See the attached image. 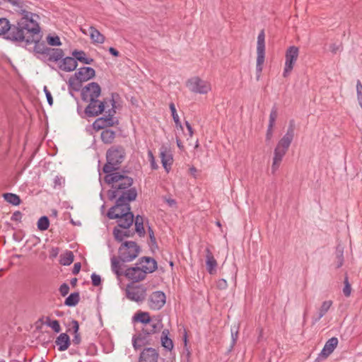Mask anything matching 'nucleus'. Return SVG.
Instances as JSON below:
<instances>
[{
	"instance_id": "nucleus-1",
	"label": "nucleus",
	"mask_w": 362,
	"mask_h": 362,
	"mask_svg": "<svg viewBox=\"0 0 362 362\" xmlns=\"http://www.w3.org/2000/svg\"><path fill=\"white\" fill-rule=\"evenodd\" d=\"M23 31L20 30L17 32L18 35L12 36L13 39L17 42L16 44L24 43L25 47L34 44L33 51L37 54V59L43 60L49 47H47L44 42H40L41 35L40 27L39 23L33 17H30L28 23L23 27Z\"/></svg>"
},
{
	"instance_id": "nucleus-2",
	"label": "nucleus",
	"mask_w": 362,
	"mask_h": 362,
	"mask_svg": "<svg viewBox=\"0 0 362 362\" xmlns=\"http://www.w3.org/2000/svg\"><path fill=\"white\" fill-rule=\"evenodd\" d=\"M104 180L107 184L112 185V189L107 192L108 198L111 201L117 200L120 194L131 189L134 182L131 177L119 172L106 175Z\"/></svg>"
},
{
	"instance_id": "nucleus-3",
	"label": "nucleus",
	"mask_w": 362,
	"mask_h": 362,
	"mask_svg": "<svg viewBox=\"0 0 362 362\" xmlns=\"http://www.w3.org/2000/svg\"><path fill=\"white\" fill-rule=\"evenodd\" d=\"M22 17L16 21L14 24H11L9 21L6 18H0V36L5 35V38L8 40L13 42V43H17L12 36L18 35L17 32L20 30L23 31V26L28 23L30 17L37 16L35 13H33L30 11H27L24 9H22L21 11Z\"/></svg>"
},
{
	"instance_id": "nucleus-4",
	"label": "nucleus",
	"mask_w": 362,
	"mask_h": 362,
	"mask_svg": "<svg viewBox=\"0 0 362 362\" xmlns=\"http://www.w3.org/2000/svg\"><path fill=\"white\" fill-rule=\"evenodd\" d=\"M125 149L122 146H112L106 153V163L103 168V171L109 175L119 169L121 163L125 158Z\"/></svg>"
},
{
	"instance_id": "nucleus-5",
	"label": "nucleus",
	"mask_w": 362,
	"mask_h": 362,
	"mask_svg": "<svg viewBox=\"0 0 362 362\" xmlns=\"http://www.w3.org/2000/svg\"><path fill=\"white\" fill-rule=\"evenodd\" d=\"M124 199L123 197L117 198L115 204L108 210L107 216L110 219H118V227L128 229L132 225L134 218L133 213L131 211V207H126L124 211L120 212L119 216L118 214H114V211L118 209L119 206H124L122 204Z\"/></svg>"
},
{
	"instance_id": "nucleus-6",
	"label": "nucleus",
	"mask_w": 362,
	"mask_h": 362,
	"mask_svg": "<svg viewBox=\"0 0 362 362\" xmlns=\"http://www.w3.org/2000/svg\"><path fill=\"white\" fill-rule=\"evenodd\" d=\"M115 93H112L111 98L109 100L112 107L106 112L107 115L96 119L93 122V127L94 129L104 130L105 129H108L107 127H112L115 124L113 117L116 113V103L115 100ZM116 95H117V94H116Z\"/></svg>"
},
{
	"instance_id": "nucleus-7",
	"label": "nucleus",
	"mask_w": 362,
	"mask_h": 362,
	"mask_svg": "<svg viewBox=\"0 0 362 362\" xmlns=\"http://www.w3.org/2000/svg\"><path fill=\"white\" fill-rule=\"evenodd\" d=\"M119 259L123 262L134 259L139 254L140 247L134 241H125L119 248Z\"/></svg>"
},
{
	"instance_id": "nucleus-8",
	"label": "nucleus",
	"mask_w": 362,
	"mask_h": 362,
	"mask_svg": "<svg viewBox=\"0 0 362 362\" xmlns=\"http://www.w3.org/2000/svg\"><path fill=\"white\" fill-rule=\"evenodd\" d=\"M264 32L262 30L257 37V64L256 72L257 79L259 80L261 73L262 71V65L264 62L265 58V42H264Z\"/></svg>"
},
{
	"instance_id": "nucleus-9",
	"label": "nucleus",
	"mask_w": 362,
	"mask_h": 362,
	"mask_svg": "<svg viewBox=\"0 0 362 362\" xmlns=\"http://www.w3.org/2000/svg\"><path fill=\"white\" fill-rule=\"evenodd\" d=\"M110 98H105L103 100L98 99L88 100L89 104L85 108L84 113L87 117H93L102 114L105 109V107L109 106Z\"/></svg>"
},
{
	"instance_id": "nucleus-10",
	"label": "nucleus",
	"mask_w": 362,
	"mask_h": 362,
	"mask_svg": "<svg viewBox=\"0 0 362 362\" xmlns=\"http://www.w3.org/2000/svg\"><path fill=\"white\" fill-rule=\"evenodd\" d=\"M299 49L296 46H290L286 51L285 65L283 72V76L286 78L292 71L293 66L298 59Z\"/></svg>"
},
{
	"instance_id": "nucleus-11",
	"label": "nucleus",
	"mask_w": 362,
	"mask_h": 362,
	"mask_svg": "<svg viewBox=\"0 0 362 362\" xmlns=\"http://www.w3.org/2000/svg\"><path fill=\"white\" fill-rule=\"evenodd\" d=\"M186 85L192 92L195 93L206 94L211 90L210 83L198 76L188 79Z\"/></svg>"
},
{
	"instance_id": "nucleus-12",
	"label": "nucleus",
	"mask_w": 362,
	"mask_h": 362,
	"mask_svg": "<svg viewBox=\"0 0 362 362\" xmlns=\"http://www.w3.org/2000/svg\"><path fill=\"white\" fill-rule=\"evenodd\" d=\"M101 94V88L96 82H91L81 89V99L84 102L98 99Z\"/></svg>"
},
{
	"instance_id": "nucleus-13",
	"label": "nucleus",
	"mask_w": 362,
	"mask_h": 362,
	"mask_svg": "<svg viewBox=\"0 0 362 362\" xmlns=\"http://www.w3.org/2000/svg\"><path fill=\"white\" fill-rule=\"evenodd\" d=\"M295 127V121L293 119H291L286 134L279 141L276 148H279V149L287 152L294 137Z\"/></svg>"
},
{
	"instance_id": "nucleus-14",
	"label": "nucleus",
	"mask_w": 362,
	"mask_h": 362,
	"mask_svg": "<svg viewBox=\"0 0 362 362\" xmlns=\"http://www.w3.org/2000/svg\"><path fill=\"white\" fill-rule=\"evenodd\" d=\"M153 334H150L146 332H139L132 337V346L134 350H138L142 346L146 345H151L153 344L152 339Z\"/></svg>"
},
{
	"instance_id": "nucleus-15",
	"label": "nucleus",
	"mask_w": 362,
	"mask_h": 362,
	"mask_svg": "<svg viewBox=\"0 0 362 362\" xmlns=\"http://www.w3.org/2000/svg\"><path fill=\"white\" fill-rule=\"evenodd\" d=\"M166 300L165 294L164 292L160 291H157L153 292L148 299V305L151 309L154 310H158L161 309Z\"/></svg>"
},
{
	"instance_id": "nucleus-16",
	"label": "nucleus",
	"mask_w": 362,
	"mask_h": 362,
	"mask_svg": "<svg viewBox=\"0 0 362 362\" xmlns=\"http://www.w3.org/2000/svg\"><path fill=\"white\" fill-rule=\"evenodd\" d=\"M146 274L144 269L139 265L136 264L135 267L127 268L124 272V276L133 282H139L144 280Z\"/></svg>"
},
{
	"instance_id": "nucleus-17",
	"label": "nucleus",
	"mask_w": 362,
	"mask_h": 362,
	"mask_svg": "<svg viewBox=\"0 0 362 362\" xmlns=\"http://www.w3.org/2000/svg\"><path fill=\"white\" fill-rule=\"evenodd\" d=\"M338 342V339L335 337L328 339L315 359V362H320V361L326 359L336 349Z\"/></svg>"
},
{
	"instance_id": "nucleus-18",
	"label": "nucleus",
	"mask_w": 362,
	"mask_h": 362,
	"mask_svg": "<svg viewBox=\"0 0 362 362\" xmlns=\"http://www.w3.org/2000/svg\"><path fill=\"white\" fill-rule=\"evenodd\" d=\"M163 327V324L162 322V317L160 315H156L153 316L152 322L142 325L140 332L154 334L156 333H158Z\"/></svg>"
},
{
	"instance_id": "nucleus-19",
	"label": "nucleus",
	"mask_w": 362,
	"mask_h": 362,
	"mask_svg": "<svg viewBox=\"0 0 362 362\" xmlns=\"http://www.w3.org/2000/svg\"><path fill=\"white\" fill-rule=\"evenodd\" d=\"M122 197L124 198V202H122L124 206H119L118 209L114 211V214H118L119 216L120 215V212L124 211L126 207H131L129 202L136 200L137 197V190L136 188H131L119 196V197Z\"/></svg>"
},
{
	"instance_id": "nucleus-20",
	"label": "nucleus",
	"mask_w": 362,
	"mask_h": 362,
	"mask_svg": "<svg viewBox=\"0 0 362 362\" xmlns=\"http://www.w3.org/2000/svg\"><path fill=\"white\" fill-rule=\"evenodd\" d=\"M127 297L135 302L143 301L146 296V289L142 286H137L127 289Z\"/></svg>"
},
{
	"instance_id": "nucleus-21",
	"label": "nucleus",
	"mask_w": 362,
	"mask_h": 362,
	"mask_svg": "<svg viewBox=\"0 0 362 362\" xmlns=\"http://www.w3.org/2000/svg\"><path fill=\"white\" fill-rule=\"evenodd\" d=\"M136 265H139L146 274H151L158 268V264L156 259L150 257H140Z\"/></svg>"
},
{
	"instance_id": "nucleus-22",
	"label": "nucleus",
	"mask_w": 362,
	"mask_h": 362,
	"mask_svg": "<svg viewBox=\"0 0 362 362\" xmlns=\"http://www.w3.org/2000/svg\"><path fill=\"white\" fill-rule=\"evenodd\" d=\"M158 357L159 354L156 349L145 348L140 354L139 362H158Z\"/></svg>"
},
{
	"instance_id": "nucleus-23",
	"label": "nucleus",
	"mask_w": 362,
	"mask_h": 362,
	"mask_svg": "<svg viewBox=\"0 0 362 362\" xmlns=\"http://www.w3.org/2000/svg\"><path fill=\"white\" fill-rule=\"evenodd\" d=\"M95 76V71L89 66H83L78 69L77 71L75 72L74 76L76 77V80L80 82L87 81Z\"/></svg>"
},
{
	"instance_id": "nucleus-24",
	"label": "nucleus",
	"mask_w": 362,
	"mask_h": 362,
	"mask_svg": "<svg viewBox=\"0 0 362 362\" xmlns=\"http://www.w3.org/2000/svg\"><path fill=\"white\" fill-rule=\"evenodd\" d=\"M160 157L163 167L168 173L173 164V156L167 146L163 145L160 148Z\"/></svg>"
},
{
	"instance_id": "nucleus-25",
	"label": "nucleus",
	"mask_w": 362,
	"mask_h": 362,
	"mask_svg": "<svg viewBox=\"0 0 362 362\" xmlns=\"http://www.w3.org/2000/svg\"><path fill=\"white\" fill-rule=\"evenodd\" d=\"M64 56V53L62 49L49 47L42 61L57 62L61 60Z\"/></svg>"
},
{
	"instance_id": "nucleus-26",
	"label": "nucleus",
	"mask_w": 362,
	"mask_h": 362,
	"mask_svg": "<svg viewBox=\"0 0 362 362\" xmlns=\"http://www.w3.org/2000/svg\"><path fill=\"white\" fill-rule=\"evenodd\" d=\"M78 66L76 60L71 57L62 58L59 64V68L66 72L74 71Z\"/></svg>"
},
{
	"instance_id": "nucleus-27",
	"label": "nucleus",
	"mask_w": 362,
	"mask_h": 362,
	"mask_svg": "<svg viewBox=\"0 0 362 362\" xmlns=\"http://www.w3.org/2000/svg\"><path fill=\"white\" fill-rule=\"evenodd\" d=\"M286 151L275 148L274 151L273 162L272 165V173L274 174L279 169L280 164L283 160V158L286 155Z\"/></svg>"
},
{
	"instance_id": "nucleus-28",
	"label": "nucleus",
	"mask_w": 362,
	"mask_h": 362,
	"mask_svg": "<svg viewBox=\"0 0 362 362\" xmlns=\"http://www.w3.org/2000/svg\"><path fill=\"white\" fill-rule=\"evenodd\" d=\"M278 116V112L276 107H273L269 115V124L266 133V141H270L273 136V128Z\"/></svg>"
},
{
	"instance_id": "nucleus-29",
	"label": "nucleus",
	"mask_w": 362,
	"mask_h": 362,
	"mask_svg": "<svg viewBox=\"0 0 362 362\" xmlns=\"http://www.w3.org/2000/svg\"><path fill=\"white\" fill-rule=\"evenodd\" d=\"M55 344L57 346L58 351H66L71 344L69 336L66 333H61L55 340Z\"/></svg>"
},
{
	"instance_id": "nucleus-30",
	"label": "nucleus",
	"mask_w": 362,
	"mask_h": 362,
	"mask_svg": "<svg viewBox=\"0 0 362 362\" xmlns=\"http://www.w3.org/2000/svg\"><path fill=\"white\" fill-rule=\"evenodd\" d=\"M206 270L210 274H214L216 272L217 262L209 248L206 249Z\"/></svg>"
},
{
	"instance_id": "nucleus-31",
	"label": "nucleus",
	"mask_w": 362,
	"mask_h": 362,
	"mask_svg": "<svg viewBox=\"0 0 362 362\" xmlns=\"http://www.w3.org/2000/svg\"><path fill=\"white\" fill-rule=\"evenodd\" d=\"M170 332L168 329L162 331L160 341L162 346L167 351H172L174 347L173 340L168 337Z\"/></svg>"
},
{
	"instance_id": "nucleus-32",
	"label": "nucleus",
	"mask_w": 362,
	"mask_h": 362,
	"mask_svg": "<svg viewBox=\"0 0 362 362\" xmlns=\"http://www.w3.org/2000/svg\"><path fill=\"white\" fill-rule=\"evenodd\" d=\"M153 317H151L148 312L139 311L133 317V321L141 323L142 325L153 322Z\"/></svg>"
},
{
	"instance_id": "nucleus-33",
	"label": "nucleus",
	"mask_w": 362,
	"mask_h": 362,
	"mask_svg": "<svg viewBox=\"0 0 362 362\" xmlns=\"http://www.w3.org/2000/svg\"><path fill=\"white\" fill-rule=\"evenodd\" d=\"M90 37L94 44H103L105 40V36L100 33L95 27L90 26Z\"/></svg>"
},
{
	"instance_id": "nucleus-34",
	"label": "nucleus",
	"mask_w": 362,
	"mask_h": 362,
	"mask_svg": "<svg viewBox=\"0 0 362 362\" xmlns=\"http://www.w3.org/2000/svg\"><path fill=\"white\" fill-rule=\"evenodd\" d=\"M113 235L115 239L119 242L121 243L124 240V238H129L132 237L134 234V232H132L129 230L123 231L118 228L117 227L114 228L112 231Z\"/></svg>"
},
{
	"instance_id": "nucleus-35",
	"label": "nucleus",
	"mask_w": 362,
	"mask_h": 362,
	"mask_svg": "<svg viewBox=\"0 0 362 362\" xmlns=\"http://www.w3.org/2000/svg\"><path fill=\"white\" fill-rule=\"evenodd\" d=\"M72 55L76 62L79 61L85 64H90L93 62V59L86 57V53L83 50L75 49L72 52Z\"/></svg>"
},
{
	"instance_id": "nucleus-36",
	"label": "nucleus",
	"mask_w": 362,
	"mask_h": 362,
	"mask_svg": "<svg viewBox=\"0 0 362 362\" xmlns=\"http://www.w3.org/2000/svg\"><path fill=\"white\" fill-rule=\"evenodd\" d=\"M116 133L115 131L110 129H105L102 131L100 137L103 143L110 144H112L115 138Z\"/></svg>"
},
{
	"instance_id": "nucleus-37",
	"label": "nucleus",
	"mask_w": 362,
	"mask_h": 362,
	"mask_svg": "<svg viewBox=\"0 0 362 362\" xmlns=\"http://www.w3.org/2000/svg\"><path fill=\"white\" fill-rule=\"evenodd\" d=\"M135 223V231L138 233L140 237H144L146 234V231L144 227V218L140 215H137L134 220Z\"/></svg>"
},
{
	"instance_id": "nucleus-38",
	"label": "nucleus",
	"mask_w": 362,
	"mask_h": 362,
	"mask_svg": "<svg viewBox=\"0 0 362 362\" xmlns=\"http://www.w3.org/2000/svg\"><path fill=\"white\" fill-rule=\"evenodd\" d=\"M80 300L78 292L71 293L64 300V305L69 307L76 306Z\"/></svg>"
},
{
	"instance_id": "nucleus-39",
	"label": "nucleus",
	"mask_w": 362,
	"mask_h": 362,
	"mask_svg": "<svg viewBox=\"0 0 362 362\" xmlns=\"http://www.w3.org/2000/svg\"><path fill=\"white\" fill-rule=\"evenodd\" d=\"M332 305V300L324 301L319 310V315H318L317 317H316L314 320L313 323H315L317 321H319L327 313V312L329 310V309L330 308Z\"/></svg>"
},
{
	"instance_id": "nucleus-40",
	"label": "nucleus",
	"mask_w": 362,
	"mask_h": 362,
	"mask_svg": "<svg viewBox=\"0 0 362 362\" xmlns=\"http://www.w3.org/2000/svg\"><path fill=\"white\" fill-rule=\"evenodd\" d=\"M4 199L13 206H18L21 204L19 196L13 193H5L3 195Z\"/></svg>"
},
{
	"instance_id": "nucleus-41",
	"label": "nucleus",
	"mask_w": 362,
	"mask_h": 362,
	"mask_svg": "<svg viewBox=\"0 0 362 362\" xmlns=\"http://www.w3.org/2000/svg\"><path fill=\"white\" fill-rule=\"evenodd\" d=\"M74 254L71 251H67L64 255H61L59 262L62 265L69 266L74 261Z\"/></svg>"
},
{
	"instance_id": "nucleus-42",
	"label": "nucleus",
	"mask_w": 362,
	"mask_h": 362,
	"mask_svg": "<svg viewBox=\"0 0 362 362\" xmlns=\"http://www.w3.org/2000/svg\"><path fill=\"white\" fill-rule=\"evenodd\" d=\"M111 266L112 272L117 276H120L124 275V272L121 269V264L119 261L115 257H113L111 258Z\"/></svg>"
},
{
	"instance_id": "nucleus-43",
	"label": "nucleus",
	"mask_w": 362,
	"mask_h": 362,
	"mask_svg": "<svg viewBox=\"0 0 362 362\" xmlns=\"http://www.w3.org/2000/svg\"><path fill=\"white\" fill-rule=\"evenodd\" d=\"M336 268H340L344 264V250L340 246L336 249Z\"/></svg>"
},
{
	"instance_id": "nucleus-44",
	"label": "nucleus",
	"mask_w": 362,
	"mask_h": 362,
	"mask_svg": "<svg viewBox=\"0 0 362 362\" xmlns=\"http://www.w3.org/2000/svg\"><path fill=\"white\" fill-rule=\"evenodd\" d=\"M37 226L40 230H46L49 226V220L48 217L46 216L40 217L37 221Z\"/></svg>"
},
{
	"instance_id": "nucleus-45",
	"label": "nucleus",
	"mask_w": 362,
	"mask_h": 362,
	"mask_svg": "<svg viewBox=\"0 0 362 362\" xmlns=\"http://www.w3.org/2000/svg\"><path fill=\"white\" fill-rule=\"evenodd\" d=\"M170 110L171 111L173 119L177 127L182 128L181 122L180 120L179 116L177 113L176 108L175 104L173 103H170L169 105Z\"/></svg>"
},
{
	"instance_id": "nucleus-46",
	"label": "nucleus",
	"mask_w": 362,
	"mask_h": 362,
	"mask_svg": "<svg viewBox=\"0 0 362 362\" xmlns=\"http://www.w3.org/2000/svg\"><path fill=\"white\" fill-rule=\"evenodd\" d=\"M47 42L50 46H60L62 45L60 38L57 35H47Z\"/></svg>"
},
{
	"instance_id": "nucleus-47",
	"label": "nucleus",
	"mask_w": 362,
	"mask_h": 362,
	"mask_svg": "<svg viewBox=\"0 0 362 362\" xmlns=\"http://www.w3.org/2000/svg\"><path fill=\"white\" fill-rule=\"evenodd\" d=\"M82 83L76 80L75 76L71 77L69 80V86L75 91H78L81 89Z\"/></svg>"
},
{
	"instance_id": "nucleus-48",
	"label": "nucleus",
	"mask_w": 362,
	"mask_h": 362,
	"mask_svg": "<svg viewBox=\"0 0 362 362\" xmlns=\"http://www.w3.org/2000/svg\"><path fill=\"white\" fill-rule=\"evenodd\" d=\"M344 286L343 288V293L346 297H349L351 295V287L349 282L348 277L346 276L344 279Z\"/></svg>"
},
{
	"instance_id": "nucleus-49",
	"label": "nucleus",
	"mask_w": 362,
	"mask_h": 362,
	"mask_svg": "<svg viewBox=\"0 0 362 362\" xmlns=\"http://www.w3.org/2000/svg\"><path fill=\"white\" fill-rule=\"evenodd\" d=\"M148 158L151 164V167L153 170H156L158 168V164L156 162L155 157L151 150L148 151Z\"/></svg>"
},
{
	"instance_id": "nucleus-50",
	"label": "nucleus",
	"mask_w": 362,
	"mask_h": 362,
	"mask_svg": "<svg viewBox=\"0 0 362 362\" xmlns=\"http://www.w3.org/2000/svg\"><path fill=\"white\" fill-rule=\"evenodd\" d=\"M148 235H149V238H150V242H151V247H155L156 248H158L156 240V238L154 235V232H153V229L151 227H148Z\"/></svg>"
},
{
	"instance_id": "nucleus-51",
	"label": "nucleus",
	"mask_w": 362,
	"mask_h": 362,
	"mask_svg": "<svg viewBox=\"0 0 362 362\" xmlns=\"http://www.w3.org/2000/svg\"><path fill=\"white\" fill-rule=\"evenodd\" d=\"M91 281H92V284L94 286H98L101 284V277L100 275L95 274V273H93L91 274Z\"/></svg>"
},
{
	"instance_id": "nucleus-52",
	"label": "nucleus",
	"mask_w": 362,
	"mask_h": 362,
	"mask_svg": "<svg viewBox=\"0 0 362 362\" xmlns=\"http://www.w3.org/2000/svg\"><path fill=\"white\" fill-rule=\"evenodd\" d=\"M71 327L68 329V332L73 331V334H78L79 330V324L77 320H73L71 322Z\"/></svg>"
},
{
	"instance_id": "nucleus-53",
	"label": "nucleus",
	"mask_w": 362,
	"mask_h": 362,
	"mask_svg": "<svg viewBox=\"0 0 362 362\" xmlns=\"http://www.w3.org/2000/svg\"><path fill=\"white\" fill-rule=\"evenodd\" d=\"M49 327H51L53 331L56 333H59L61 331V326L59 322L57 320H54L49 325Z\"/></svg>"
},
{
	"instance_id": "nucleus-54",
	"label": "nucleus",
	"mask_w": 362,
	"mask_h": 362,
	"mask_svg": "<svg viewBox=\"0 0 362 362\" xmlns=\"http://www.w3.org/2000/svg\"><path fill=\"white\" fill-rule=\"evenodd\" d=\"M59 291L62 296H65L69 293V286L67 284L64 283L60 286Z\"/></svg>"
},
{
	"instance_id": "nucleus-55",
	"label": "nucleus",
	"mask_w": 362,
	"mask_h": 362,
	"mask_svg": "<svg viewBox=\"0 0 362 362\" xmlns=\"http://www.w3.org/2000/svg\"><path fill=\"white\" fill-rule=\"evenodd\" d=\"M44 92L45 93V95H46V98H47V103L48 104L52 106V104H53V98L52 96V94L50 93V91L48 90V88H47V86H45L44 87Z\"/></svg>"
},
{
	"instance_id": "nucleus-56",
	"label": "nucleus",
	"mask_w": 362,
	"mask_h": 362,
	"mask_svg": "<svg viewBox=\"0 0 362 362\" xmlns=\"http://www.w3.org/2000/svg\"><path fill=\"white\" fill-rule=\"evenodd\" d=\"M356 93L358 100H362V83L359 80L357 81L356 83Z\"/></svg>"
},
{
	"instance_id": "nucleus-57",
	"label": "nucleus",
	"mask_w": 362,
	"mask_h": 362,
	"mask_svg": "<svg viewBox=\"0 0 362 362\" xmlns=\"http://www.w3.org/2000/svg\"><path fill=\"white\" fill-rule=\"evenodd\" d=\"M22 216H23L22 213L19 211H16L12 214L11 220L13 221H19L20 222L21 221Z\"/></svg>"
},
{
	"instance_id": "nucleus-58",
	"label": "nucleus",
	"mask_w": 362,
	"mask_h": 362,
	"mask_svg": "<svg viewBox=\"0 0 362 362\" xmlns=\"http://www.w3.org/2000/svg\"><path fill=\"white\" fill-rule=\"evenodd\" d=\"M227 286H228L227 281L224 279H221L217 281V287L219 289H221V290L226 289L227 288Z\"/></svg>"
},
{
	"instance_id": "nucleus-59",
	"label": "nucleus",
	"mask_w": 362,
	"mask_h": 362,
	"mask_svg": "<svg viewBox=\"0 0 362 362\" xmlns=\"http://www.w3.org/2000/svg\"><path fill=\"white\" fill-rule=\"evenodd\" d=\"M81 341V337L80 333L74 334L72 339V343L74 345H78Z\"/></svg>"
},
{
	"instance_id": "nucleus-60",
	"label": "nucleus",
	"mask_w": 362,
	"mask_h": 362,
	"mask_svg": "<svg viewBox=\"0 0 362 362\" xmlns=\"http://www.w3.org/2000/svg\"><path fill=\"white\" fill-rule=\"evenodd\" d=\"M81 264L80 262L75 263L74 265L73 269H72L73 274H74V275L78 274L81 270Z\"/></svg>"
},
{
	"instance_id": "nucleus-61",
	"label": "nucleus",
	"mask_w": 362,
	"mask_h": 362,
	"mask_svg": "<svg viewBox=\"0 0 362 362\" xmlns=\"http://www.w3.org/2000/svg\"><path fill=\"white\" fill-rule=\"evenodd\" d=\"M340 49V45H338L337 44H332L329 47L330 51L333 54H336Z\"/></svg>"
},
{
	"instance_id": "nucleus-62",
	"label": "nucleus",
	"mask_w": 362,
	"mask_h": 362,
	"mask_svg": "<svg viewBox=\"0 0 362 362\" xmlns=\"http://www.w3.org/2000/svg\"><path fill=\"white\" fill-rule=\"evenodd\" d=\"M109 52L114 57H118L119 55V52L112 47L109 48Z\"/></svg>"
},
{
	"instance_id": "nucleus-63",
	"label": "nucleus",
	"mask_w": 362,
	"mask_h": 362,
	"mask_svg": "<svg viewBox=\"0 0 362 362\" xmlns=\"http://www.w3.org/2000/svg\"><path fill=\"white\" fill-rule=\"evenodd\" d=\"M185 125H186V127H187V130L189 132V136H192L194 132H193V129H192L191 124L187 121H186L185 122Z\"/></svg>"
},
{
	"instance_id": "nucleus-64",
	"label": "nucleus",
	"mask_w": 362,
	"mask_h": 362,
	"mask_svg": "<svg viewBox=\"0 0 362 362\" xmlns=\"http://www.w3.org/2000/svg\"><path fill=\"white\" fill-rule=\"evenodd\" d=\"M231 337H232V346H233L235 344V343L236 342V341H237V339H238V332H235V333H233L232 332Z\"/></svg>"
}]
</instances>
